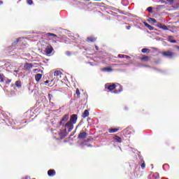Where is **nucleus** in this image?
<instances>
[{"instance_id": "nucleus-27", "label": "nucleus", "mask_w": 179, "mask_h": 179, "mask_svg": "<svg viewBox=\"0 0 179 179\" xmlns=\"http://www.w3.org/2000/svg\"><path fill=\"white\" fill-rule=\"evenodd\" d=\"M148 51H149V49L148 48H143L141 50V52H143V54H145V52H148Z\"/></svg>"}, {"instance_id": "nucleus-31", "label": "nucleus", "mask_w": 179, "mask_h": 179, "mask_svg": "<svg viewBox=\"0 0 179 179\" xmlns=\"http://www.w3.org/2000/svg\"><path fill=\"white\" fill-rule=\"evenodd\" d=\"M118 58H125V55H121V54H119L117 55Z\"/></svg>"}, {"instance_id": "nucleus-10", "label": "nucleus", "mask_w": 179, "mask_h": 179, "mask_svg": "<svg viewBox=\"0 0 179 179\" xmlns=\"http://www.w3.org/2000/svg\"><path fill=\"white\" fill-rule=\"evenodd\" d=\"M157 27H159V29H162V30H169V28H167V26L163 25L160 23H158L156 24Z\"/></svg>"}, {"instance_id": "nucleus-48", "label": "nucleus", "mask_w": 179, "mask_h": 179, "mask_svg": "<svg viewBox=\"0 0 179 179\" xmlns=\"http://www.w3.org/2000/svg\"><path fill=\"white\" fill-rule=\"evenodd\" d=\"M96 50H99V47L96 46Z\"/></svg>"}, {"instance_id": "nucleus-16", "label": "nucleus", "mask_w": 179, "mask_h": 179, "mask_svg": "<svg viewBox=\"0 0 179 179\" xmlns=\"http://www.w3.org/2000/svg\"><path fill=\"white\" fill-rule=\"evenodd\" d=\"M5 80H6V77H5L3 76V74H1L0 73V82H1V83H3V82H5Z\"/></svg>"}, {"instance_id": "nucleus-7", "label": "nucleus", "mask_w": 179, "mask_h": 179, "mask_svg": "<svg viewBox=\"0 0 179 179\" xmlns=\"http://www.w3.org/2000/svg\"><path fill=\"white\" fill-rule=\"evenodd\" d=\"M87 136V133L83 131L80 132L78 134V139H85Z\"/></svg>"}, {"instance_id": "nucleus-58", "label": "nucleus", "mask_w": 179, "mask_h": 179, "mask_svg": "<svg viewBox=\"0 0 179 179\" xmlns=\"http://www.w3.org/2000/svg\"><path fill=\"white\" fill-rule=\"evenodd\" d=\"M89 146H90V147H92V145H90Z\"/></svg>"}, {"instance_id": "nucleus-19", "label": "nucleus", "mask_w": 179, "mask_h": 179, "mask_svg": "<svg viewBox=\"0 0 179 179\" xmlns=\"http://www.w3.org/2000/svg\"><path fill=\"white\" fill-rule=\"evenodd\" d=\"M19 41H20V38H18L12 43V47H15V45H17Z\"/></svg>"}, {"instance_id": "nucleus-5", "label": "nucleus", "mask_w": 179, "mask_h": 179, "mask_svg": "<svg viewBox=\"0 0 179 179\" xmlns=\"http://www.w3.org/2000/svg\"><path fill=\"white\" fill-rule=\"evenodd\" d=\"M52 51H54V48L51 45H48L45 47V52L48 57L52 54Z\"/></svg>"}, {"instance_id": "nucleus-57", "label": "nucleus", "mask_w": 179, "mask_h": 179, "mask_svg": "<svg viewBox=\"0 0 179 179\" xmlns=\"http://www.w3.org/2000/svg\"><path fill=\"white\" fill-rule=\"evenodd\" d=\"M10 123L12 124V122L10 121Z\"/></svg>"}, {"instance_id": "nucleus-39", "label": "nucleus", "mask_w": 179, "mask_h": 179, "mask_svg": "<svg viewBox=\"0 0 179 179\" xmlns=\"http://www.w3.org/2000/svg\"><path fill=\"white\" fill-rule=\"evenodd\" d=\"M124 58H126V59H129L131 57L128 55H124Z\"/></svg>"}, {"instance_id": "nucleus-3", "label": "nucleus", "mask_w": 179, "mask_h": 179, "mask_svg": "<svg viewBox=\"0 0 179 179\" xmlns=\"http://www.w3.org/2000/svg\"><path fill=\"white\" fill-rule=\"evenodd\" d=\"M78 122V115L73 114L70 116V120L68 121L64 127H67L69 132H71L73 129V124Z\"/></svg>"}, {"instance_id": "nucleus-6", "label": "nucleus", "mask_w": 179, "mask_h": 179, "mask_svg": "<svg viewBox=\"0 0 179 179\" xmlns=\"http://www.w3.org/2000/svg\"><path fill=\"white\" fill-rule=\"evenodd\" d=\"M13 87H17V89H20L22 87V82L20 80H17L15 84L12 85Z\"/></svg>"}, {"instance_id": "nucleus-21", "label": "nucleus", "mask_w": 179, "mask_h": 179, "mask_svg": "<svg viewBox=\"0 0 179 179\" xmlns=\"http://www.w3.org/2000/svg\"><path fill=\"white\" fill-rule=\"evenodd\" d=\"M122 5L123 6H128V0H122Z\"/></svg>"}, {"instance_id": "nucleus-23", "label": "nucleus", "mask_w": 179, "mask_h": 179, "mask_svg": "<svg viewBox=\"0 0 179 179\" xmlns=\"http://www.w3.org/2000/svg\"><path fill=\"white\" fill-rule=\"evenodd\" d=\"M148 22H152V23H157V21L155 18L150 17Z\"/></svg>"}, {"instance_id": "nucleus-28", "label": "nucleus", "mask_w": 179, "mask_h": 179, "mask_svg": "<svg viewBox=\"0 0 179 179\" xmlns=\"http://www.w3.org/2000/svg\"><path fill=\"white\" fill-rule=\"evenodd\" d=\"M47 36H51L52 37H57V34H51V33H48Z\"/></svg>"}, {"instance_id": "nucleus-4", "label": "nucleus", "mask_w": 179, "mask_h": 179, "mask_svg": "<svg viewBox=\"0 0 179 179\" xmlns=\"http://www.w3.org/2000/svg\"><path fill=\"white\" fill-rule=\"evenodd\" d=\"M161 54L164 57V58H167L168 59H173V58L177 57V54L176 52L170 50L162 52Z\"/></svg>"}, {"instance_id": "nucleus-36", "label": "nucleus", "mask_w": 179, "mask_h": 179, "mask_svg": "<svg viewBox=\"0 0 179 179\" xmlns=\"http://www.w3.org/2000/svg\"><path fill=\"white\" fill-rule=\"evenodd\" d=\"M141 166L142 169H145V167H146V164H145V163L141 164Z\"/></svg>"}, {"instance_id": "nucleus-13", "label": "nucleus", "mask_w": 179, "mask_h": 179, "mask_svg": "<svg viewBox=\"0 0 179 179\" xmlns=\"http://www.w3.org/2000/svg\"><path fill=\"white\" fill-rule=\"evenodd\" d=\"M101 71L102 72H111V71H113V69H111L110 67H104L101 69Z\"/></svg>"}, {"instance_id": "nucleus-40", "label": "nucleus", "mask_w": 179, "mask_h": 179, "mask_svg": "<svg viewBox=\"0 0 179 179\" xmlns=\"http://www.w3.org/2000/svg\"><path fill=\"white\" fill-rule=\"evenodd\" d=\"M143 66H144V68H150L149 65H143Z\"/></svg>"}, {"instance_id": "nucleus-25", "label": "nucleus", "mask_w": 179, "mask_h": 179, "mask_svg": "<svg viewBox=\"0 0 179 179\" xmlns=\"http://www.w3.org/2000/svg\"><path fill=\"white\" fill-rule=\"evenodd\" d=\"M60 73H61V71H55L54 72V76H59Z\"/></svg>"}, {"instance_id": "nucleus-41", "label": "nucleus", "mask_w": 179, "mask_h": 179, "mask_svg": "<svg viewBox=\"0 0 179 179\" xmlns=\"http://www.w3.org/2000/svg\"><path fill=\"white\" fill-rule=\"evenodd\" d=\"M160 176H159V175H157V176H155V179H159Z\"/></svg>"}, {"instance_id": "nucleus-38", "label": "nucleus", "mask_w": 179, "mask_h": 179, "mask_svg": "<svg viewBox=\"0 0 179 179\" xmlns=\"http://www.w3.org/2000/svg\"><path fill=\"white\" fill-rule=\"evenodd\" d=\"M126 29L127 30H131V26H127Z\"/></svg>"}, {"instance_id": "nucleus-49", "label": "nucleus", "mask_w": 179, "mask_h": 179, "mask_svg": "<svg viewBox=\"0 0 179 179\" xmlns=\"http://www.w3.org/2000/svg\"><path fill=\"white\" fill-rule=\"evenodd\" d=\"M155 71H159V69H155Z\"/></svg>"}, {"instance_id": "nucleus-18", "label": "nucleus", "mask_w": 179, "mask_h": 179, "mask_svg": "<svg viewBox=\"0 0 179 179\" xmlns=\"http://www.w3.org/2000/svg\"><path fill=\"white\" fill-rule=\"evenodd\" d=\"M108 132L109 134H115V132H118V129H110Z\"/></svg>"}, {"instance_id": "nucleus-42", "label": "nucleus", "mask_w": 179, "mask_h": 179, "mask_svg": "<svg viewBox=\"0 0 179 179\" xmlns=\"http://www.w3.org/2000/svg\"><path fill=\"white\" fill-rule=\"evenodd\" d=\"M30 178H29L28 176H26L24 178H22V179H29Z\"/></svg>"}, {"instance_id": "nucleus-55", "label": "nucleus", "mask_w": 179, "mask_h": 179, "mask_svg": "<svg viewBox=\"0 0 179 179\" xmlns=\"http://www.w3.org/2000/svg\"><path fill=\"white\" fill-rule=\"evenodd\" d=\"M15 72H17H17H19V71H15Z\"/></svg>"}, {"instance_id": "nucleus-33", "label": "nucleus", "mask_w": 179, "mask_h": 179, "mask_svg": "<svg viewBox=\"0 0 179 179\" xmlns=\"http://www.w3.org/2000/svg\"><path fill=\"white\" fill-rule=\"evenodd\" d=\"M51 99H52V94H48V99H49V101H51Z\"/></svg>"}, {"instance_id": "nucleus-11", "label": "nucleus", "mask_w": 179, "mask_h": 179, "mask_svg": "<svg viewBox=\"0 0 179 179\" xmlns=\"http://www.w3.org/2000/svg\"><path fill=\"white\" fill-rule=\"evenodd\" d=\"M48 175L49 176V177H54V176H55V170L50 169L48 171Z\"/></svg>"}, {"instance_id": "nucleus-2", "label": "nucleus", "mask_w": 179, "mask_h": 179, "mask_svg": "<svg viewBox=\"0 0 179 179\" xmlns=\"http://www.w3.org/2000/svg\"><path fill=\"white\" fill-rule=\"evenodd\" d=\"M105 89H107L108 92H111L112 90H114L113 93L115 94H119V93H121L122 92V87L117 84V85H115V84L113 83H108L105 85Z\"/></svg>"}, {"instance_id": "nucleus-53", "label": "nucleus", "mask_w": 179, "mask_h": 179, "mask_svg": "<svg viewBox=\"0 0 179 179\" xmlns=\"http://www.w3.org/2000/svg\"><path fill=\"white\" fill-rule=\"evenodd\" d=\"M94 1H101V0H94Z\"/></svg>"}, {"instance_id": "nucleus-46", "label": "nucleus", "mask_w": 179, "mask_h": 179, "mask_svg": "<svg viewBox=\"0 0 179 179\" xmlns=\"http://www.w3.org/2000/svg\"><path fill=\"white\" fill-rule=\"evenodd\" d=\"M12 49V46L8 47V50H11Z\"/></svg>"}, {"instance_id": "nucleus-26", "label": "nucleus", "mask_w": 179, "mask_h": 179, "mask_svg": "<svg viewBox=\"0 0 179 179\" xmlns=\"http://www.w3.org/2000/svg\"><path fill=\"white\" fill-rule=\"evenodd\" d=\"M141 61H148L149 59V57L145 56L141 58Z\"/></svg>"}, {"instance_id": "nucleus-59", "label": "nucleus", "mask_w": 179, "mask_h": 179, "mask_svg": "<svg viewBox=\"0 0 179 179\" xmlns=\"http://www.w3.org/2000/svg\"><path fill=\"white\" fill-rule=\"evenodd\" d=\"M8 52H10V51H8Z\"/></svg>"}, {"instance_id": "nucleus-47", "label": "nucleus", "mask_w": 179, "mask_h": 179, "mask_svg": "<svg viewBox=\"0 0 179 179\" xmlns=\"http://www.w3.org/2000/svg\"><path fill=\"white\" fill-rule=\"evenodd\" d=\"M80 125V124H79L77 127H76V129H78V127H79Z\"/></svg>"}, {"instance_id": "nucleus-43", "label": "nucleus", "mask_w": 179, "mask_h": 179, "mask_svg": "<svg viewBox=\"0 0 179 179\" xmlns=\"http://www.w3.org/2000/svg\"><path fill=\"white\" fill-rule=\"evenodd\" d=\"M0 5H3V1H0Z\"/></svg>"}, {"instance_id": "nucleus-45", "label": "nucleus", "mask_w": 179, "mask_h": 179, "mask_svg": "<svg viewBox=\"0 0 179 179\" xmlns=\"http://www.w3.org/2000/svg\"><path fill=\"white\" fill-rule=\"evenodd\" d=\"M124 110L127 111L128 110V107H124Z\"/></svg>"}, {"instance_id": "nucleus-44", "label": "nucleus", "mask_w": 179, "mask_h": 179, "mask_svg": "<svg viewBox=\"0 0 179 179\" xmlns=\"http://www.w3.org/2000/svg\"><path fill=\"white\" fill-rule=\"evenodd\" d=\"M49 83H50V81H49V80H46V81H45V84Z\"/></svg>"}, {"instance_id": "nucleus-34", "label": "nucleus", "mask_w": 179, "mask_h": 179, "mask_svg": "<svg viewBox=\"0 0 179 179\" xmlns=\"http://www.w3.org/2000/svg\"><path fill=\"white\" fill-rule=\"evenodd\" d=\"M49 106H50V107H54V102H51V101H49Z\"/></svg>"}, {"instance_id": "nucleus-54", "label": "nucleus", "mask_w": 179, "mask_h": 179, "mask_svg": "<svg viewBox=\"0 0 179 179\" xmlns=\"http://www.w3.org/2000/svg\"><path fill=\"white\" fill-rule=\"evenodd\" d=\"M178 51H179V47L178 46Z\"/></svg>"}, {"instance_id": "nucleus-12", "label": "nucleus", "mask_w": 179, "mask_h": 179, "mask_svg": "<svg viewBox=\"0 0 179 179\" xmlns=\"http://www.w3.org/2000/svg\"><path fill=\"white\" fill-rule=\"evenodd\" d=\"M41 78H43V75L41 73H37L35 75V80L36 82H40Z\"/></svg>"}, {"instance_id": "nucleus-17", "label": "nucleus", "mask_w": 179, "mask_h": 179, "mask_svg": "<svg viewBox=\"0 0 179 179\" xmlns=\"http://www.w3.org/2000/svg\"><path fill=\"white\" fill-rule=\"evenodd\" d=\"M83 118H86V117H89V110H85L82 115Z\"/></svg>"}, {"instance_id": "nucleus-15", "label": "nucleus", "mask_w": 179, "mask_h": 179, "mask_svg": "<svg viewBox=\"0 0 179 179\" xmlns=\"http://www.w3.org/2000/svg\"><path fill=\"white\" fill-rule=\"evenodd\" d=\"M87 41H88V43H94V41H96V38L90 36L87 38Z\"/></svg>"}, {"instance_id": "nucleus-14", "label": "nucleus", "mask_w": 179, "mask_h": 179, "mask_svg": "<svg viewBox=\"0 0 179 179\" xmlns=\"http://www.w3.org/2000/svg\"><path fill=\"white\" fill-rule=\"evenodd\" d=\"M143 24L145 27H148L149 30H155V27L149 24L148 22H143Z\"/></svg>"}, {"instance_id": "nucleus-24", "label": "nucleus", "mask_w": 179, "mask_h": 179, "mask_svg": "<svg viewBox=\"0 0 179 179\" xmlns=\"http://www.w3.org/2000/svg\"><path fill=\"white\" fill-rule=\"evenodd\" d=\"M10 82H12L11 79H9L8 78H6V85H10Z\"/></svg>"}, {"instance_id": "nucleus-9", "label": "nucleus", "mask_w": 179, "mask_h": 179, "mask_svg": "<svg viewBox=\"0 0 179 179\" xmlns=\"http://www.w3.org/2000/svg\"><path fill=\"white\" fill-rule=\"evenodd\" d=\"M34 64H33L32 63H26L24 65V68L27 70L31 69V68H34Z\"/></svg>"}, {"instance_id": "nucleus-51", "label": "nucleus", "mask_w": 179, "mask_h": 179, "mask_svg": "<svg viewBox=\"0 0 179 179\" xmlns=\"http://www.w3.org/2000/svg\"><path fill=\"white\" fill-rule=\"evenodd\" d=\"M90 1V0H85V1Z\"/></svg>"}, {"instance_id": "nucleus-50", "label": "nucleus", "mask_w": 179, "mask_h": 179, "mask_svg": "<svg viewBox=\"0 0 179 179\" xmlns=\"http://www.w3.org/2000/svg\"><path fill=\"white\" fill-rule=\"evenodd\" d=\"M90 65H93V64H92V62H90Z\"/></svg>"}, {"instance_id": "nucleus-22", "label": "nucleus", "mask_w": 179, "mask_h": 179, "mask_svg": "<svg viewBox=\"0 0 179 179\" xmlns=\"http://www.w3.org/2000/svg\"><path fill=\"white\" fill-rule=\"evenodd\" d=\"M146 10L148 12H149V13H153V7L150 6V7L147 8Z\"/></svg>"}, {"instance_id": "nucleus-20", "label": "nucleus", "mask_w": 179, "mask_h": 179, "mask_svg": "<svg viewBox=\"0 0 179 179\" xmlns=\"http://www.w3.org/2000/svg\"><path fill=\"white\" fill-rule=\"evenodd\" d=\"M172 37H173V36H169L168 37V41H169V43H177V41L170 39V38H171Z\"/></svg>"}, {"instance_id": "nucleus-56", "label": "nucleus", "mask_w": 179, "mask_h": 179, "mask_svg": "<svg viewBox=\"0 0 179 179\" xmlns=\"http://www.w3.org/2000/svg\"><path fill=\"white\" fill-rule=\"evenodd\" d=\"M119 149H120V150H121V147H119Z\"/></svg>"}, {"instance_id": "nucleus-8", "label": "nucleus", "mask_w": 179, "mask_h": 179, "mask_svg": "<svg viewBox=\"0 0 179 179\" xmlns=\"http://www.w3.org/2000/svg\"><path fill=\"white\" fill-rule=\"evenodd\" d=\"M113 142L115 143H121V142H122V138L118 136H115L113 137Z\"/></svg>"}, {"instance_id": "nucleus-1", "label": "nucleus", "mask_w": 179, "mask_h": 179, "mask_svg": "<svg viewBox=\"0 0 179 179\" xmlns=\"http://www.w3.org/2000/svg\"><path fill=\"white\" fill-rule=\"evenodd\" d=\"M68 120H69V115L66 114L63 116L60 122H59V127H62L61 129L59 130L57 129H51L52 134H53V137L55 139H57V141H61L62 139H64V138H66V136H68V131H66L67 127H65L66 125V122H68Z\"/></svg>"}, {"instance_id": "nucleus-35", "label": "nucleus", "mask_w": 179, "mask_h": 179, "mask_svg": "<svg viewBox=\"0 0 179 179\" xmlns=\"http://www.w3.org/2000/svg\"><path fill=\"white\" fill-rule=\"evenodd\" d=\"M162 167H163L164 170H166V167H169V164H165L163 165Z\"/></svg>"}, {"instance_id": "nucleus-29", "label": "nucleus", "mask_w": 179, "mask_h": 179, "mask_svg": "<svg viewBox=\"0 0 179 179\" xmlns=\"http://www.w3.org/2000/svg\"><path fill=\"white\" fill-rule=\"evenodd\" d=\"M28 5H33V0H27Z\"/></svg>"}, {"instance_id": "nucleus-52", "label": "nucleus", "mask_w": 179, "mask_h": 179, "mask_svg": "<svg viewBox=\"0 0 179 179\" xmlns=\"http://www.w3.org/2000/svg\"><path fill=\"white\" fill-rule=\"evenodd\" d=\"M14 124L16 125V122H14Z\"/></svg>"}, {"instance_id": "nucleus-37", "label": "nucleus", "mask_w": 179, "mask_h": 179, "mask_svg": "<svg viewBox=\"0 0 179 179\" xmlns=\"http://www.w3.org/2000/svg\"><path fill=\"white\" fill-rule=\"evenodd\" d=\"M169 3H173L174 2V0H166Z\"/></svg>"}, {"instance_id": "nucleus-30", "label": "nucleus", "mask_w": 179, "mask_h": 179, "mask_svg": "<svg viewBox=\"0 0 179 179\" xmlns=\"http://www.w3.org/2000/svg\"><path fill=\"white\" fill-rule=\"evenodd\" d=\"M66 55H67V57H71V55H72V53H71V52H69V51H66Z\"/></svg>"}, {"instance_id": "nucleus-32", "label": "nucleus", "mask_w": 179, "mask_h": 179, "mask_svg": "<svg viewBox=\"0 0 179 179\" xmlns=\"http://www.w3.org/2000/svg\"><path fill=\"white\" fill-rule=\"evenodd\" d=\"M76 93L77 96H80V92L79 91V89L76 90Z\"/></svg>"}]
</instances>
